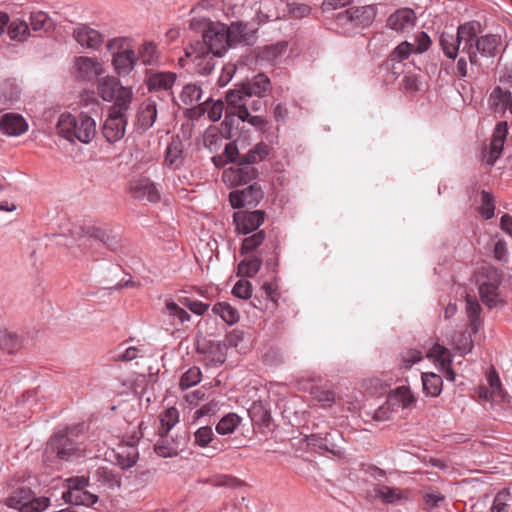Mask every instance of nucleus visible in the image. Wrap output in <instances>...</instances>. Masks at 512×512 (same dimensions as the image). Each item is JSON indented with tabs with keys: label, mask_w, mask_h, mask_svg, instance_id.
I'll use <instances>...</instances> for the list:
<instances>
[{
	"label": "nucleus",
	"mask_w": 512,
	"mask_h": 512,
	"mask_svg": "<svg viewBox=\"0 0 512 512\" xmlns=\"http://www.w3.org/2000/svg\"><path fill=\"white\" fill-rule=\"evenodd\" d=\"M439 43L444 55L453 60L456 59L462 44L461 52L468 56L471 66L477 67L478 70L493 65L504 50L500 35L488 33L477 36L475 25L470 22L460 25L456 33L443 31Z\"/></svg>",
	"instance_id": "nucleus-1"
},
{
	"label": "nucleus",
	"mask_w": 512,
	"mask_h": 512,
	"mask_svg": "<svg viewBox=\"0 0 512 512\" xmlns=\"http://www.w3.org/2000/svg\"><path fill=\"white\" fill-rule=\"evenodd\" d=\"M189 27L202 35L201 41L192 44L198 51L206 50L214 56H223L230 48L226 24L212 21L207 17H194L190 20Z\"/></svg>",
	"instance_id": "nucleus-2"
},
{
	"label": "nucleus",
	"mask_w": 512,
	"mask_h": 512,
	"mask_svg": "<svg viewBox=\"0 0 512 512\" xmlns=\"http://www.w3.org/2000/svg\"><path fill=\"white\" fill-rule=\"evenodd\" d=\"M57 130L60 136L70 142L78 140L88 144L96 135V122L85 113L78 116L62 114L57 123Z\"/></svg>",
	"instance_id": "nucleus-3"
},
{
	"label": "nucleus",
	"mask_w": 512,
	"mask_h": 512,
	"mask_svg": "<svg viewBox=\"0 0 512 512\" xmlns=\"http://www.w3.org/2000/svg\"><path fill=\"white\" fill-rule=\"evenodd\" d=\"M78 427H67L50 437L43 452V461L54 464L57 461H70L78 456V443L73 439Z\"/></svg>",
	"instance_id": "nucleus-4"
},
{
	"label": "nucleus",
	"mask_w": 512,
	"mask_h": 512,
	"mask_svg": "<svg viewBox=\"0 0 512 512\" xmlns=\"http://www.w3.org/2000/svg\"><path fill=\"white\" fill-rule=\"evenodd\" d=\"M502 272L492 266H483L477 275L478 292L482 303L489 309L504 305L499 286Z\"/></svg>",
	"instance_id": "nucleus-5"
},
{
	"label": "nucleus",
	"mask_w": 512,
	"mask_h": 512,
	"mask_svg": "<svg viewBox=\"0 0 512 512\" xmlns=\"http://www.w3.org/2000/svg\"><path fill=\"white\" fill-rule=\"evenodd\" d=\"M97 92L103 101L113 102L111 107L131 106L133 92L131 88L125 87L120 80L114 76H106L99 79Z\"/></svg>",
	"instance_id": "nucleus-6"
},
{
	"label": "nucleus",
	"mask_w": 512,
	"mask_h": 512,
	"mask_svg": "<svg viewBox=\"0 0 512 512\" xmlns=\"http://www.w3.org/2000/svg\"><path fill=\"white\" fill-rule=\"evenodd\" d=\"M6 505L18 512H42L50 506V499L37 497L30 488L20 487L7 498Z\"/></svg>",
	"instance_id": "nucleus-7"
},
{
	"label": "nucleus",
	"mask_w": 512,
	"mask_h": 512,
	"mask_svg": "<svg viewBox=\"0 0 512 512\" xmlns=\"http://www.w3.org/2000/svg\"><path fill=\"white\" fill-rule=\"evenodd\" d=\"M500 82L502 86L495 87L488 98L489 107L494 113L509 110L512 114V64L505 67Z\"/></svg>",
	"instance_id": "nucleus-8"
},
{
	"label": "nucleus",
	"mask_w": 512,
	"mask_h": 512,
	"mask_svg": "<svg viewBox=\"0 0 512 512\" xmlns=\"http://www.w3.org/2000/svg\"><path fill=\"white\" fill-rule=\"evenodd\" d=\"M88 479L85 477H71L64 481L62 499L71 505L90 506L97 502L98 496L87 490Z\"/></svg>",
	"instance_id": "nucleus-9"
},
{
	"label": "nucleus",
	"mask_w": 512,
	"mask_h": 512,
	"mask_svg": "<svg viewBox=\"0 0 512 512\" xmlns=\"http://www.w3.org/2000/svg\"><path fill=\"white\" fill-rule=\"evenodd\" d=\"M250 99L249 93L243 84L237 85L226 94V118L234 115L241 121H248L252 125H257L261 119L258 116H251L247 107V101Z\"/></svg>",
	"instance_id": "nucleus-10"
},
{
	"label": "nucleus",
	"mask_w": 512,
	"mask_h": 512,
	"mask_svg": "<svg viewBox=\"0 0 512 512\" xmlns=\"http://www.w3.org/2000/svg\"><path fill=\"white\" fill-rule=\"evenodd\" d=\"M107 49L113 53L112 65L122 77L128 76L137 65L136 53L132 48L124 47V40L114 38L107 43Z\"/></svg>",
	"instance_id": "nucleus-11"
},
{
	"label": "nucleus",
	"mask_w": 512,
	"mask_h": 512,
	"mask_svg": "<svg viewBox=\"0 0 512 512\" xmlns=\"http://www.w3.org/2000/svg\"><path fill=\"white\" fill-rule=\"evenodd\" d=\"M130 107L131 106L110 107L102 128L103 136L108 142L114 143L124 137Z\"/></svg>",
	"instance_id": "nucleus-12"
},
{
	"label": "nucleus",
	"mask_w": 512,
	"mask_h": 512,
	"mask_svg": "<svg viewBox=\"0 0 512 512\" xmlns=\"http://www.w3.org/2000/svg\"><path fill=\"white\" fill-rule=\"evenodd\" d=\"M141 428L142 423L139 425L138 431H134L123 440L115 450L116 463L123 470L133 467L139 459L137 443L143 436Z\"/></svg>",
	"instance_id": "nucleus-13"
},
{
	"label": "nucleus",
	"mask_w": 512,
	"mask_h": 512,
	"mask_svg": "<svg viewBox=\"0 0 512 512\" xmlns=\"http://www.w3.org/2000/svg\"><path fill=\"white\" fill-rule=\"evenodd\" d=\"M308 445L331 453L334 456H341L343 453L344 439L337 429H332L325 434L313 433L307 437Z\"/></svg>",
	"instance_id": "nucleus-14"
},
{
	"label": "nucleus",
	"mask_w": 512,
	"mask_h": 512,
	"mask_svg": "<svg viewBox=\"0 0 512 512\" xmlns=\"http://www.w3.org/2000/svg\"><path fill=\"white\" fill-rule=\"evenodd\" d=\"M129 193L134 199L139 201L158 203L161 200L158 184L145 176H140L129 182Z\"/></svg>",
	"instance_id": "nucleus-15"
},
{
	"label": "nucleus",
	"mask_w": 512,
	"mask_h": 512,
	"mask_svg": "<svg viewBox=\"0 0 512 512\" xmlns=\"http://www.w3.org/2000/svg\"><path fill=\"white\" fill-rule=\"evenodd\" d=\"M265 219V212L262 210L235 212L233 222L238 234H249L257 230Z\"/></svg>",
	"instance_id": "nucleus-16"
},
{
	"label": "nucleus",
	"mask_w": 512,
	"mask_h": 512,
	"mask_svg": "<svg viewBox=\"0 0 512 512\" xmlns=\"http://www.w3.org/2000/svg\"><path fill=\"white\" fill-rule=\"evenodd\" d=\"M263 198V191L257 183H253L244 189H237L229 194V201L233 208L240 209L244 206H256Z\"/></svg>",
	"instance_id": "nucleus-17"
},
{
	"label": "nucleus",
	"mask_w": 512,
	"mask_h": 512,
	"mask_svg": "<svg viewBox=\"0 0 512 512\" xmlns=\"http://www.w3.org/2000/svg\"><path fill=\"white\" fill-rule=\"evenodd\" d=\"M256 32V29L250 26L248 23L241 21L232 22L230 25H227L229 46L234 47L238 45H253L257 39Z\"/></svg>",
	"instance_id": "nucleus-18"
},
{
	"label": "nucleus",
	"mask_w": 512,
	"mask_h": 512,
	"mask_svg": "<svg viewBox=\"0 0 512 512\" xmlns=\"http://www.w3.org/2000/svg\"><path fill=\"white\" fill-rule=\"evenodd\" d=\"M257 176L258 170L242 160L235 163L234 167L223 172V180L233 186L247 184L256 179Z\"/></svg>",
	"instance_id": "nucleus-19"
},
{
	"label": "nucleus",
	"mask_w": 512,
	"mask_h": 512,
	"mask_svg": "<svg viewBox=\"0 0 512 512\" xmlns=\"http://www.w3.org/2000/svg\"><path fill=\"white\" fill-rule=\"evenodd\" d=\"M103 73L102 64L97 58L79 56L74 60V74L78 80L91 82Z\"/></svg>",
	"instance_id": "nucleus-20"
},
{
	"label": "nucleus",
	"mask_w": 512,
	"mask_h": 512,
	"mask_svg": "<svg viewBox=\"0 0 512 512\" xmlns=\"http://www.w3.org/2000/svg\"><path fill=\"white\" fill-rule=\"evenodd\" d=\"M176 78L177 75L174 72L147 69L145 83L150 92L170 91Z\"/></svg>",
	"instance_id": "nucleus-21"
},
{
	"label": "nucleus",
	"mask_w": 512,
	"mask_h": 512,
	"mask_svg": "<svg viewBox=\"0 0 512 512\" xmlns=\"http://www.w3.org/2000/svg\"><path fill=\"white\" fill-rule=\"evenodd\" d=\"M137 63L144 66L158 67L162 65V53L152 40H145L135 50Z\"/></svg>",
	"instance_id": "nucleus-22"
},
{
	"label": "nucleus",
	"mask_w": 512,
	"mask_h": 512,
	"mask_svg": "<svg viewBox=\"0 0 512 512\" xmlns=\"http://www.w3.org/2000/svg\"><path fill=\"white\" fill-rule=\"evenodd\" d=\"M186 56L193 61L196 72L200 75L207 76L215 68V58L217 56H214L212 52L206 50L200 52L196 49V46L191 45L186 49Z\"/></svg>",
	"instance_id": "nucleus-23"
},
{
	"label": "nucleus",
	"mask_w": 512,
	"mask_h": 512,
	"mask_svg": "<svg viewBox=\"0 0 512 512\" xmlns=\"http://www.w3.org/2000/svg\"><path fill=\"white\" fill-rule=\"evenodd\" d=\"M416 15L410 8H401L392 13L386 22V26L396 32H404L415 25Z\"/></svg>",
	"instance_id": "nucleus-24"
},
{
	"label": "nucleus",
	"mask_w": 512,
	"mask_h": 512,
	"mask_svg": "<svg viewBox=\"0 0 512 512\" xmlns=\"http://www.w3.org/2000/svg\"><path fill=\"white\" fill-rule=\"evenodd\" d=\"M136 118L139 130L145 132L150 129L157 118L156 101L152 98L144 100L138 107Z\"/></svg>",
	"instance_id": "nucleus-25"
},
{
	"label": "nucleus",
	"mask_w": 512,
	"mask_h": 512,
	"mask_svg": "<svg viewBox=\"0 0 512 512\" xmlns=\"http://www.w3.org/2000/svg\"><path fill=\"white\" fill-rule=\"evenodd\" d=\"M507 133V122H499L494 129L492 139L490 142L489 154L486 160V163L488 165H494L496 160L500 157Z\"/></svg>",
	"instance_id": "nucleus-26"
},
{
	"label": "nucleus",
	"mask_w": 512,
	"mask_h": 512,
	"mask_svg": "<svg viewBox=\"0 0 512 512\" xmlns=\"http://www.w3.org/2000/svg\"><path fill=\"white\" fill-rule=\"evenodd\" d=\"M73 37L82 46L89 49H98L103 43V35L87 26L80 25L73 31Z\"/></svg>",
	"instance_id": "nucleus-27"
},
{
	"label": "nucleus",
	"mask_w": 512,
	"mask_h": 512,
	"mask_svg": "<svg viewBox=\"0 0 512 512\" xmlns=\"http://www.w3.org/2000/svg\"><path fill=\"white\" fill-rule=\"evenodd\" d=\"M349 11L357 33L371 26L377 15V9L374 5L352 7L349 8Z\"/></svg>",
	"instance_id": "nucleus-28"
},
{
	"label": "nucleus",
	"mask_w": 512,
	"mask_h": 512,
	"mask_svg": "<svg viewBox=\"0 0 512 512\" xmlns=\"http://www.w3.org/2000/svg\"><path fill=\"white\" fill-rule=\"evenodd\" d=\"M387 398L395 411L399 408L412 409L416 404V397L407 386H400L391 390Z\"/></svg>",
	"instance_id": "nucleus-29"
},
{
	"label": "nucleus",
	"mask_w": 512,
	"mask_h": 512,
	"mask_svg": "<svg viewBox=\"0 0 512 512\" xmlns=\"http://www.w3.org/2000/svg\"><path fill=\"white\" fill-rule=\"evenodd\" d=\"M427 356L433 358L435 362L439 363L440 367L445 373V378L449 381L455 380V372L451 368V353L450 351L439 344H435L428 352Z\"/></svg>",
	"instance_id": "nucleus-30"
},
{
	"label": "nucleus",
	"mask_w": 512,
	"mask_h": 512,
	"mask_svg": "<svg viewBox=\"0 0 512 512\" xmlns=\"http://www.w3.org/2000/svg\"><path fill=\"white\" fill-rule=\"evenodd\" d=\"M28 128L25 119L19 114L8 113L0 120V130L9 136H17Z\"/></svg>",
	"instance_id": "nucleus-31"
},
{
	"label": "nucleus",
	"mask_w": 512,
	"mask_h": 512,
	"mask_svg": "<svg viewBox=\"0 0 512 512\" xmlns=\"http://www.w3.org/2000/svg\"><path fill=\"white\" fill-rule=\"evenodd\" d=\"M85 236L88 238H93L103 245H105L108 249L112 251H116L120 247V237L117 234L112 233V231L107 230L101 227H89L85 231Z\"/></svg>",
	"instance_id": "nucleus-32"
},
{
	"label": "nucleus",
	"mask_w": 512,
	"mask_h": 512,
	"mask_svg": "<svg viewBox=\"0 0 512 512\" xmlns=\"http://www.w3.org/2000/svg\"><path fill=\"white\" fill-rule=\"evenodd\" d=\"M465 310L467 314V318L469 320V328L471 333L476 334L481 328L482 320L480 317L482 308L475 296L467 294L465 297Z\"/></svg>",
	"instance_id": "nucleus-33"
},
{
	"label": "nucleus",
	"mask_w": 512,
	"mask_h": 512,
	"mask_svg": "<svg viewBox=\"0 0 512 512\" xmlns=\"http://www.w3.org/2000/svg\"><path fill=\"white\" fill-rule=\"evenodd\" d=\"M248 415L253 424L269 428L272 417L268 404L263 401H254L248 409Z\"/></svg>",
	"instance_id": "nucleus-34"
},
{
	"label": "nucleus",
	"mask_w": 512,
	"mask_h": 512,
	"mask_svg": "<svg viewBox=\"0 0 512 512\" xmlns=\"http://www.w3.org/2000/svg\"><path fill=\"white\" fill-rule=\"evenodd\" d=\"M242 84L249 93L250 98L252 96L259 98L265 97L271 90L270 80L264 73H259L255 75L251 80Z\"/></svg>",
	"instance_id": "nucleus-35"
},
{
	"label": "nucleus",
	"mask_w": 512,
	"mask_h": 512,
	"mask_svg": "<svg viewBox=\"0 0 512 512\" xmlns=\"http://www.w3.org/2000/svg\"><path fill=\"white\" fill-rule=\"evenodd\" d=\"M92 479L99 487L114 489L120 487L121 481L119 475L107 467H99L93 473Z\"/></svg>",
	"instance_id": "nucleus-36"
},
{
	"label": "nucleus",
	"mask_w": 512,
	"mask_h": 512,
	"mask_svg": "<svg viewBox=\"0 0 512 512\" xmlns=\"http://www.w3.org/2000/svg\"><path fill=\"white\" fill-rule=\"evenodd\" d=\"M183 163V149L180 140H172L165 153V164L171 169L179 168Z\"/></svg>",
	"instance_id": "nucleus-37"
},
{
	"label": "nucleus",
	"mask_w": 512,
	"mask_h": 512,
	"mask_svg": "<svg viewBox=\"0 0 512 512\" xmlns=\"http://www.w3.org/2000/svg\"><path fill=\"white\" fill-rule=\"evenodd\" d=\"M164 313L170 318L171 324L175 326L190 320V315L186 310L170 299L165 300Z\"/></svg>",
	"instance_id": "nucleus-38"
},
{
	"label": "nucleus",
	"mask_w": 512,
	"mask_h": 512,
	"mask_svg": "<svg viewBox=\"0 0 512 512\" xmlns=\"http://www.w3.org/2000/svg\"><path fill=\"white\" fill-rule=\"evenodd\" d=\"M374 493L376 497L386 504H394L405 499L401 489L386 485H377L374 488Z\"/></svg>",
	"instance_id": "nucleus-39"
},
{
	"label": "nucleus",
	"mask_w": 512,
	"mask_h": 512,
	"mask_svg": "<svg viewBox=\"0 0 512 512\" xmlns=\"http://www.w3.org/2000/svg\"><path fill=\"white\" fill-rule=\"evenodd\" d=\"M423 391L427 396L436 397L442 391L443 380L435 373H422Z\"/></svg>",
	"instance_id": "nucleus-40"
},
{
	"label": "nucleus",
	"mask_w": 512,
	"mask_h": 512,
	"mask_svg": "<svg viewBox=\"0 0 512 512\" xmlns=\"http://www.w3.org/2000/svg\"><path fill=\"white\" fill-rule=\"evenodd\" d=\"M212 311L215 315H218L225 323L229 325L237 323L240 319L238 310L226 302L216 303L213 306Z\"/></svg>",
	"instance_id": "nucleus-41"
},
{
	"label": "nucleus",
	"mask_w": 512,
	"mask_h": 512,
	"mask_svg": "<svg viewBox=\"0 0 512 512\" xmlns=\"http://www.w3.org/2000/svg\"><path fill=\"white\" fill-rule=\"evenodd\" d=\"M30 26L35 32L48 33L54 29L52 19L43 11H35L30 14Z\"/></svg>",
	"instance_id": "nucleus-42"
},
{
	"label": "nucleus",
	"mask_w": 512,
	"mask_h": 512,
	"mask_svg": "<svg viewBox=\"0 0 512 512\" xmlns=\"http://www.w3.org/2000/svg\"><path fill=\"white\" fill-rule=\"evenodd\" d=\"M6 28L11 40L24 42L30 36L28 24L21 19L9 20Z\"/></svg>",
	"instance_id": "nucleus-43"
},
{
	"label": "nucleus",
	"mask_w": 512,
	"mask_h": 512,
	"mask_svg": "<svg viewBox=\"0 0 512 512\" xmlns=\"http://www.w3.org/2000/svg\"><path fill=\"white\" fill-rule=\"evenodd\" d=\"M227 356V346L220 341L211 342L208 347L207 359L215 367L222 365Z\"/></svg>",
	"instance_id": "nucleus-44"
},
{
	"label": "nucleus",
	"mask_w": 512,
	"mask_h": 512,
	"mask_svg": "<svg viewBox=\"0 0 512 512\" xmlns=\"http://www.w3.org/2000/svg\"><path fill=\"white\" fill-rule=\"evenodd\" d=\"M242 418L236 413L224 415L216 425V432L220 435L232 434L240 425Z\"/></svg>",
	"instance_id": "nucleus-45"
},
{
	"label": "nucleus",
	"mask_w": 512,
	"mask_h": 512,
	"mask_svg": "<svg viewBox=\"0 0 512 512\" xmlns=\"http://www.w3.org/2000/svg\"><path fill=\"white\" fill-rule=\"evenodd\" d=\"M161 437L162 438L154 446L157 455L163 458L177 456L181 450L178 441L169 440L165 438V436Z\"/></svg>",
	"instance_id": "nucleus-46"
},
{
	"label": "nucleus",
	"mask_w": 512,
	"mask_h": 512,
	"mask_svg": "<svg viewBox=\"0 0 512 512\" xmlns=\"http://www.w3.org/2000/svg\"><path fill=\"white\" fill-rule=\"evenodd\" d=\"M335 25L339 33L343 35L354 36L357 34L349 9L335 15Z\"/></svg>",
	"instance_id": "nucleus-47"
},
{
	"label": "nucleus",
	"mask_w": 512,
	"mask_h": 512,
	"mask_svg": "<svg viewBox=\"0 0 512 512\" xmlns=\"http://www.w3.org/2000/svg\"><path fill=\"white\" fill-rule=\"evenodd\" d=\"M178 421V410L174 407L166 409L160 418L159 435L166 436L169 433V431L178 423Z\"/></svg>",
	"instance_id": "nucleus-48"
},
{
	"label": "nucleus",
	"mask_w": 512,
	"mask_h": 512,
	"mask_svg": "<svg viewBox=\"0 0 512 512\" xmlns=\"http://www.w3.org/2000/svg\"><path fill=\"white\" fill-rule=\"evenodd\" d=\"M262 261L257 256H249L238 264V275L244 277H253L260 270Z\"/></svg>",
	"instance_id": "nucleus-49"
},
{
	"label": "nucleus",
	"mask_w": 512,
	"mask_h": 512,
	"mask_svg": "<svg viewBox=\"0 0 512 512\" xmlns=\"http://www.w3.org/2000/svg\"><path fill=\"white\" fill-rule=\"evenodd\" d=\"M201 96V86L195 83H189L183 87L180 99L185 105H193L201 99Z\"/></svg>",
	"instance_id": "nucleus-50"
},
{
	"label": "nucleus",
	"mask_w": 512,
	"mask_h": 512,
	"mask_svg": "<svg viewBox=\"0 0 512 512\" xmlns=\"http://www.w3.org/2000/svg\"><path fill=\"white\" fill-rule=\"evenodd\" d=\"M20 91L11 81H5L0 86V102L4 105L12 104L19 98Z\"/></svg>",
	"instance_id": "nucleus-51"
},
{
	"label": "nucleus",
	"mask_w": 512,
	"mask_h": 512,
	"mask_svg": "<svg viewBox=\"0 0 512 512\" xmlns=\"http://www.w3.org/2000/svg\"><path fill=\"white\" fill-rule=\"evenodd\" d=\"M0 347L9 353H13L20 347V339L15 333L0 330Z\"/></svg>",
	"instance_id": "nucleus-52"
},
{
	"label": "nucleus",
	"mask_w": 512,
	"mask_h": 512,
	"mask_svg": "<svg viewBox=\"0 0 512 512\" xmlns=\"http://www.w3.org/2000/svg\"><path fill=\"white\" fill-rule=\"evenodd\" d=\"M265 239L264 230H260L243 239L241 245V253H249L257 249Z\"/></svg>",
	"instance_id": "nucleus-53"
},
{
	"label": "nucleus",
	"mask_w": 512,
	"mask_h": 512,
	"mask_svg": "<svg viewBox=\"0 0 512 512\" xmlns=\"http://www.w3.org/2000/svg\"><path fill=\"white\" fill-rule=\"evenodd\" d=\"M194 444L200 447H207L214 439V432L211 426L199 427L193 434Z\"/></svg>",
	"instance_id": "nucleus-54"
},
{
	"label": "nucleus",
	"mask_w": 512,
	"mask_h": 512,
	"mask_svg": "<svg viewBox=\"0 0 512 512\" xmlns=\"http://www.w3.org/2000/svg\"><path fill=\"white\" fill-rule=\"evenodd\" d=\"M202 378V373L200 368L191 367L189 368L180 379V387L181 389H188L194 385H197Z\"/></svg>",
	"instance_id": "nucleus-55"
},
{
	"label": "nucleus",
	"mask_w": 512,
	"mask_h": 512,
	"mask_svg": "<svg viewBox=\"0 0 512 512\" xmlns=\"http://www.w3.org/2000/svg\"><path fill=\"white\" fill-rule=\"evenodd\" d=\"M510 499L511 495L508 491L498 492L494 497L490 512H510L511 508L508 503Z\"/></svg>",
	"instance_id": "nucleus-56"
},
{
	"label": "nucleus",
	"mask_w": 512,
	"mask_h": 512,
	"mask_svg": "<svg viewBox=\"0 0 512 512\" xmlns=\"http://www.w3.org/2000/svg\"><path fill=\"white\" fill-rule=\"evenodd\" d=\"M481 195H482V203H481V206L479 207V213L481 214V216L484 219L489 220L494 217V211H495L494 199H493V196L491 193L484 191V190L482 191Z\"/></svg>",
	"instance_id": "nucleus-57"
},
{
	"label": "nucleus",
	"mask_w": 512,
	"mask_h": 512,
	"mask_svg": "<svg viewBox=\"0 0 512 512\" xmlns=\"http://www.w3.org/2000/svg\"><path fill=\"white\" fill-rule=\"evenodd\" d=\"M205 111L207 112V116L209 120L212 122L219 121L222 117V113L224 111L225 105L221 100L218 101H205L204 104Z\"/></svg>",
	"instance_id": "nucleus-58"
},
{
	"label": "nucleus",
	"mask_w": 512,
	"mask_h": 512,
	"mask_svg": "<svg viewBox=\"0 0 512 512\" xmlns=\"http://www.w3.org/2000/svg\"><path fill=\"white\" fill-rule=\"evenodd\" d=\"M287 11L290 17L302 19L311 13V7L305 3L292 2L287 5Z\"/></svg>",
	"instance_id": "nucleus-59"
},
{
	"label": "nucleus",
	"mask_w": 512,
	"mask_h": 512,
	"mask_svg": "<svg viewBox=\"0 0 512 512\" xmlns=\"http://www.w3.org/2000/svg\"><path fill=\"white\" fill-rule=\"evenodd\" d=\"M313 397L324 407H330L337 399L334 391L321 388H317L313 391Z\"/></svg>",
	"instance_id": "nucleus-60"
},
{
	"label": "nucleus",
	"mask_w": 512,
	"mask_h": 512,
	"mask_svg": "<svg viewBox=\"0 0 512 512\" xmlns=\"http://www.w3.org/2000/svg\"><path fill=\"white\" fill-rule=\"evenodd\" d=\"M412 53H415L414 45L408 41H403L393 50L391 59L403 61L407 59Z\"/></svg>",
	"instance_id": "nucleus-61"
},
{
	"label": "nucleus",
	"mask_w": 512,
	"mask_h": 512,
	"mask_svg": "<svg viewBox=\"0 0 512 512\" xmlns=\"http://www.w3.org/2000/svg\"><path fill=\"white\" fill-rule=\"evenodd\" d=\"M456 350L461 354L465 355L471 352L473 348V340L471 334L469 333H461L454 340Z\"/></svg>",
	"instance_id": "nucleus-62"
},
{
	"label": "nucleus",
	"mask_w": 512,
	"mask_h": 512,
	"mask_svg": "<svg viewBox=\"0 0 512 512\" xmlns=\"http://www.w3.org/2000/svg\"><path fill=\"white\" fill-rule=\"evenodd\" d=\"M180 303L196 315H203L209 308V304L189 297L181 298Z\"/></svg>",
	"instance_id": "nucleus-63"
},
{
	"label": "nucleus",
	"mask_w": 512,
	"mask_h": 512,
	"mask_svg": "<svg viewBox=\"0 0 512 512\" xmlns=\"http://www.w3.org/2000/svg\"><path fill=\"white\" fill-rule=\"evenodd\" d=\"M232 293L237 298L248 299L252 295V284L247 280H238L232 289Z\"/></svg>",
	"instance_id": "nucleus-64"
}]
</instances>
